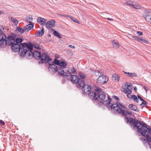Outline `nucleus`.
<instances>
[{"mask_svg": "<svg viewBox=\"0 0 151 151\" xmlns=\"http://www.w3.org/2000/svg\"><path fill=\"white\" fill-rule=\"evenodd\" d=\"M125 120L126 121L127 123L129 124L132 126H133V128L134 129H137V131L138 132L140 133L141 131L143 128V127L145 125V123H142L137 120L130 117H125Z\"/></svg>", "mask_w": 151, "mask_h": 151, "instance_id": "nucleus-3", "label": "nucleus"}, {"mask_svg": "<svg viewBox=\"0 0 151 151\" xmlns=\"http://www.w3.org/2000/svg\"><path fill=\"white\" fill-rule=\"evenodd\" d=\"M37 22L41 25H44L45 24L47 20L44 18L39 17L37 19Z\"/></svg>", "mask_w": 151, "mask_h": 151, "instance_id": "nucleus-18", "label": "nucleus"}, {"mask_svg": "<svg viewBox=\"0 0 151 151\" xmlns=\"http://www.w3.org/2000/svg\"><path fill=\"white\" fill-rule=\"evenodd\" d=\"M129 108L131 110L136 111H139L137 107L135 105L130 104L129 106Z\"/></svg>", "mask_w": 151, "mask_h": 151, "instance_id": "nucleus-22", "label": "nucleus"}, {"mask_svg": "<svg viewBox=\"0 0 151 151\" xmlns=\"http://www.w3.org/2000/svg\"><path fill=\"white\" fill-rule=\"evenodd\" d=\"M142 42H144L145 43H147L148 42V41L147 40H144L142 39Z\"/></svg>", "mask_w": 151, "mask_h": 151, "instance_id": "nucleus-47", "label": "nucleus"}, {"mask_svg": "<svg viewBox=\"0 0 151 151\" xmlns=\"http://www.w3.org/2000/svg\"><path fill=\"white\" fill-rule=\"evenodd\" d=\"M143 88L147 92L148 90V88L145 86H143Z\"/></svg>", "mask_w": 151, "mask_h": 151, "instance_id": "nucleus-46", "label": "nucleus"}, {"mask_svg": "<svg viewBox=\"0 0 151 151\" xmlns=\"http://www.w3.org/2000/svg\"><path fill=\"white\" fill-rule=\"evenodd\" d=\"M127 113L129 114H131L132 113V112L131 111L128 110L127 111Z\"/></svg>", "mask_w": 151, "mask_h": 151, "instance_id": "nucleus-53", "label": "nucleus"}, {"mask_svg": "<svg viewBox=\"0 0 151 151\" xmlns=\"http://www.w3.org/2000/svg\"><path fill=\"white\" fill-rule=\"evenodd\" d=\"M45 30L43 27H42L41 30L38 31L35 34V35L37 37H40L42 36L44 34Z\"/></svg>", "mask_w": 151, "mask_h": 151, "instance_id": "nucleus-20", "label": "nucleus"}, {"mask_svg": "<svg viewBox=\"0 0 151 151\" xmlns=\"http://www.w3.org/2000/svg\"><path fill=\"white\" fill-rule=\"evenodd\" d=\"M70 71L72 73H74L76 72V68L74 67H73V68L71 69Z\"/></svg>", "mask_w": 151, "mask_h": 151, "instance_id": "nucleus-41", "label": "nucleus"}, {"mask_svg": "<svg viewBox=\"0 0 151 151\" xmlns=\"http://www.w3.org/2000/svg\"><path fill=\"white\" fill-rule=\"evenodd\" d=\"M117 103L119 104V105L121 107H122L124 109L126 108V106L124 105L123 104H122V103Z\"/></svg>", "mask_w": 151, "mask_h": 151, "instance_id": "nucleus-42", "label": "nucleus"}, {"mask_svg": "<svg viewBox=\"0 0 151 151\" xmlns=\"http://www.w3.org/2000/svg\"><path fill=\"white\" fill-rule=\"evenodd\" d=\"M79 75L81 78V79H79V80H83L82 79H83L86 78V75L82 73L79 72Z\"/></svg>", "mask_w": 151, "mask_h": 151, "instance_id": "nucleus-32", "label": "nucleus"}, {"mask_svg": "<svg viewBox=\"0 0 151 151\" xmlns=\"http://www.w3.org/2000/svg\"><path fill=\"white\" fill-rule=\"evenodd\" d=\"M33 46L35 48L38 50H40L41 48V47L38 44H35L33 45Z\"/></svg>", "mask_w": 151, "mask_h": 151, "instance_id": "nucleus-36", "label": "nucleus"}, {"mask_svg": "<svg viewBox=\"0 0 151 151\" xmlns=\"http://www.w3.org/2000/svg\"><path fill=\"white\" fill-rule=\"evenodd\" d=\"M134 89L135 91H137V89L136 87V86L134 87Z\"/></svg>", "mask_w": 151, "mask_h": 151, "instance_id": "nucleus-55", "label": "nucleus"}, {"mask_svg": "<svg viewBox=\"0 0 151 151\" xmlns=\"http://www.w3.org/2000/svg\"><path fill=\"white\" fill-rule=\"evenodd\" d=\"M55 22L54 20H51L48 21L46 24V27L47 29L53 27L55 26Z\"/></svg>", "mask_w": 151, "mask_h": 151, "instance_id": "nucleus-16", "label": "nucleus"}, {"mask_svg": "<svg viewBox=\"0 0 151 151\" xmlns=\"http://www.w3.org/2000/svg\"><path fill=\"white\" fill-rule=\"evenodd\" d=\"M112 78L113 80H115V81H119L120 77L117 74H114L112 76Z\"/></svg>", "mask_w": 151, "mask_h": 151, "instance_id": "nucleus-26", "label": "nucleus"}, {"mask_svg": "<svg viewBox=\"0 0 151 151\" xmlns=\"http://www.w3.org/2000/svg\"><path fill=\"white\" fill-rule=\"evenodd\" d=\"M132 7H133L135 9H139L141 7L137 3H134Z\"/></svg>", "mask_w": 151, "mask_h": 151, "instance_id": "nucleus-30", "label": "nucleus"}, {"mask_svg": "<svg viewBox=\"0 0 151 151\" xmlns=\"http://www.w3.org/2000/svg\"><path fill=\"white\" fill-rule=\"evenodd\" d=\"M143 142L145 143H147V142L148 141L147 139H143Z\"/></svg>", "mask_w": 151, "mask_h": 151, "instance_id": "nucleus-51", "label": "nucleus"}, {"mask_svg": "<svg viewBox=\"0 0 151 151\" xmlns=\"http://www.w3.org/2000/svg\"><path fill=\"white\" fill-rule=\"evenodd\" d=\"M58 15L61 17H68L69 16V15H66V14L63 15V14H59Z\"/></svg>", "mask_w": 151, "mask_h": 151, "instance_id": "nucleus-43", "label": "nucleus"}, {"mask_svg": "<svg viewBox=\"0 0 151 151\" xmlns=\"http://www.w3.org/2000/svg\"><path fill=\"white\" fill-rule=\"evenodd\" d=\"M16 35L15 34L11 33L10 35L7 38V39L9 41L10 45L15 43V40L16 37Z\"/></svg>", "mask_w": 151, "mask_h": 151, "instance_id": "nucleus-14", "label": "nucleus"}, {"mask_svg": "<svg viewBox=\"0 0 151 151\" xmlns=\"http://www.w3.org/2000/svg\"><path fill=\"white\" fill-rule=\"evenodd\" d=\"M47 63H48L49 65V66H50L51 65H55L53 63V62L52 61V60H51L50 58L49 59H48V61L47 62Z\"/></svg>", "mask_w": 151, "mask_h": 151, "instance_id": "nucleus-40", "label": "nucleus"}, {"mask_svg": "<svg viewBox=\"0 0 151 151\" xmlns=\"http://www.w3.org/2000/svg\"><path fill=\"white\" fill-rule=\"evenodd\" d=\"M146 104V102L144 100L142 102V104H141V105H143V106H145Z\"/></svg>", "mask_w": 151, "mask_h": 151, "instance_id": "nucleus-44", "label": "nucleus"}, {"mask_svg": "<svg viewBox=\"0 0 151 151\" xmlns=\"http://www.w3.org/2000/svg\"><path fill=\"white\" fill-rule=\"evenodd\" d=\"M58 55H55V57H56L57 58H59V57H58Z\"/></svg>", "mask_w": 151, "mask_h": 151, "instance_id": "nucleus-56", "label": "nucleus"}, {"mask_svg": "<svg viewBox=\"0 0 151 151\" xmlns=\"http://www.w3.org/2000/svg\"><path fill=\"white\" fill-rule=\"evenodd\" d=\"M69 47H70L71 48H75V47L74 46H72L71 45H69Z\"/></svg>", "mask_w": 151, "mask_h": 151, "instance_id": "nucleus-52", "label": "nucleus"}, {"mask_svg": "<svg viewBox=\"0 0 151 151\" xmlns=\"http://www.w3.org/2000/svg\"><path fill=\"white\" fill-rule=\"evenodd\" d=\"M67 65L65 61H61L60 62V63L58 66V67H60V68H62L64 70V72L65 73H68L69 74H68V75H63L64 76H70L71 75V74L70 72L68 71H66L65 68V67Z\"/></svg>", "mask_w": 151, "mask_h": 151, "instance_id": "nucleus-11", "label": "nucleus"}, {"mask_svg": "<svg viewBox=\"0 0 151 151\" xmlns=\"http://www.w3.org/2000/svg\"><path fill=\"white\" fill-rule=\"evenodd\" d=\"M7 41L6 35L3 34L2 30L0 29V45L4 46L6 45Z\"/></svg>", "mask_w": 151, "mask_h": 151, "instance_id": "nucleus-8", "label": "nucleus"}, {"mask_svg": "<svg viewBox=\"0 0 151 151\" xmlns=\"http://www.w3.org/2000/svg\"><path fill=\"white\" fill-rule=\"evenodd\" d=\"M113 47L115 48H118L119 47V43L115 41H113L112 42Z\"/></svg>", "mask_w": 151, "mask_h": 151, "instance_id": "nucleus-24", "label": "nucleus"}, {"mask_svg": "<svg viewBox=\"0 0 151 151\" xmlns=\"http://www.w3.org/2000/svg\"><path fill=\"white\" fill-rule=\"evenodd\" d=\"M106 19H107V20H110V21H114V19H113L112 18H106Z\"/></svg>", "mask_w": 151, "mask_h": 151, "instance_id": "nucleus-49", "label": "nucleus"}, {"mask_svg": "<svg viewBox=\"0 0 151 151\" xmlns=\"http://www.w3.org/2000/svg\"><path fill=\"white\" fill-rule=\"evenodd\" d=\"M148 134H149L147 133L145 136H144L146 137L147 139L148 142H150L151 141V137Z\"/></svg>", "mask_w": 151, "mask_h": 151, "instance_id": "nucleus-34", "label": "nucleus"}, {"mask_svg": "<svg viewBox=\"0 0 151 151\" xmlns=\"http://www.w3.org/2000/svg\"><path fill=\"white\" fill-rule=\"evenodd\" d=\"M81 85L79 86L82 87L83 92L84 94L89 95V96L93 100H96L98 98V96L96 95V93L92 91L90 92L91 90V87L88 84H85L84 81L83 80L81 82Z\"/></svg>", "mask_w": 151, "mask_h": 151, "instance_id": "nucleus-4", "label": "nucleus"}, {"mask_svg": "<svg viewBox=\"0 0 151 151\" xmlns=\"http://www.w3.org/2000/svg\"><path fill=\"white\" fill-rule=\"evenodd\" d=\"M139 131H141L140 133L142 136H145L147 133L151 135V128L149 127H147L146 124L144 125L142 130Z\"/></svg>", "mask_w": 151, "mask_h": 151, "instance_id": "nucleus-9", "label": "nucleus"}, {"mask_svg": "<svg viewBox=\"0 0 151 151\" xmlns=\"http://www.w3.org/2000/svg\"><path fill=\"white\" fill-rule=\"evenodd\" d=\"M50 29H51V31H53L54 30L53 29V28H51Z\"/></svg>", "mask_w": 151, "mask_h": 151, "instance_id": "nucleus-57", "label": "nucleus"}, {"mask_svg": "<svg viewBox=\"0 0 151 151\" xmlns=\"http://www.w3.org/2000/svg\"><path fill=\"white\" fill-rule=\"evenodd\" d=\"M94 74L95 76L97 77L99 76V77L103 75L102 72L101 70H99L95 71Z\"/></svg>", "mask_w": 151, "mask_h": 151, "instance_id": "nucleus-25", "label": "nucleus"}, {"mask_svg": "<svg viewBox=\"0 0 151 151\" xmlns=\"http://www.w3.org/2000/svg\"><path fill=\"white\" fill-rule=\"evenodd\" d=\"M145 18L147 22L151 24V12H147L145 15Z\"/></svg>", "mask_w": 151, "mask_h": 151, "instance_id": "nucleus-17", "label": "nucleus"}, {"mask_svg": "<svg viewBox=\"0 0 151 151\" xmlns=\"http://www.w3.org/2000/svg\"><path fill=\"white\" fill-rule=\"evenodd\" d=\"M114 98L116 99V100H119V99L116 96H114Z\"/></svg>", "mask_w": 151, "mask_h": 151, "instance_id": "nucleus-54", "label": "nucleus"}, {"mask_svg": "<svg viewBox=\"0 0 151 151\" xmlns=\"http://www.w3.org/2000/svg\"><path fill=\"white\" fill-rule=\"evenodd\" d=\"M108 80L107 77L104 75L99 76L96 80L97 83L101 84L106 83L107 82Z\"/></svg>", "mask_w": 151, "mask_h": 151, "instance_id": "nucleus-12", "label": "nucleus"}, {"mask_svg": "<svg viewBox=\"0 0 151 151\" xmlns=\"http://www.w3.org/2000/svg\"><path fill=\"white\" fill-rule=\"evenodd\" d=\"M60 62V60H59L56 59H55L54 60V61H53V63H54V64L55 65H57V66H59Z\"/></svg>", "mask_w": 151, "mask_h": 151, "instance_id": "nucleus-35", "label": "nucleus"}, {"mask_svg": "<svg viewBox=\"0 0 151 151\" xmlns=\"http://www.w3.org/2000/svg\"><path fill=\"white\" fill-rule=\"evenodd\" d=\"M17 30L19 32L21 33H24V32H25L24 27V29H22L21 27H17Z\"/></svg>", "mask_w": 151, "mask_h": 151, "instance_id": "nucleus-31", "label": "nucleus"}, {"mask_svg": "<svg viewBox=\"0 0 151 151\" xmlns=\"http://www.w3.org/2000/svg\"><path fill=\"white\" fill-rule=\"evenodd\" d=\"M133 3L131 1H128L127 2L126 4L128 6H132Z\"/></svg>", "mask_w": 151, "mask_h": 151, "instance_id": "nucleus-39", "label": "nucleus"}, {"mask_svg": "<svg viewBox=\"0 0 151 151\" xmlns=\"http://www.w3.org/2000/svg\"><path fill=\"white\" fill-rule=\"evenodd\" d=\"M34 24H29L24 27L25 32H28L32 29L34 26Z\"/></svg>", "mask_w": 151, "mask_h": 151, "instance_id": "nucleus-19", "label": "nucleus"}, {"mask_svg": "<svg viewBox=\"0 0 151 151\" xmlns=\"http://www.w3.org/2000/svg\"><path fill=\"white\" fill-rule=\"evenodd\" d=\"M132 86L130 83H126L124 84V87L123 88V92L128 98H131L130 94L132 92Z\"/></svg>", "mask_w": 151, "mask_h": 151, "instance_id": "nucleus-7", "label": "nucleus"}, {"mask_svg": "<svg viewBox=\"0 0 151 151\" xmlns=\"http://www.w3.org/2000/svg\"><path fill=\"white\" fill-rule=\"evenodd\" d=\"M124 73L127 75V76L130 77H136L137 76V74L135 73H129V72H126L124 71Z\"/></svg>", "mask_w": 151, "mask_h": 151, "instance_id": "nucleus-21", "label": "nucleus"}, {"mask_svg": "<svg viewBox=\"0 0 151 151\" xmlns=\"http://www.w3.org/2000/svg\"><path fill=\"white\" fill-rule=\"evenodd\" d=\"M128 98L129 99H133L134 101H136L137 102H138L139 101L138 99H137L136 96L135 95L132 96L131 95V97Z\"/></svg>", "mask_w": 151, "mask_h": 151, "instance_id": "nucleus-33", "label": "nucleus"}, {"mask_svg": "<svg viewBox=\"0 0 151 151\" xmlns=\"http://www.w3.org/2000/svg\"><path fill=\"white\" fill-rule=\"evenodd\" d=\"M49 70L50 72H55L57 71L58 75L60 76L63 75H68L69 74L68 73H65L64 70L62 68H60V67H58L55 65H52L49 66Z\"/></svg>", "mask_w": 151, "mask_h": 151, "instance_id": "nucleus-6", "label": "nucleus"}, {"mask_svg": "<svg viewBox=\"0 0 151 151\" xmlns=\"http://www.w3.org/2000/svg\"><path fill=\"white\" fill-rule=\"evenodd\" d=\"M2 12L1 11H0V14H1Z\"/></svg>", "mask_w": 151, "mask_h": 151, "instance_id": "nucleus-58", "label": "nucleus"}, {"mask_svg": "<svg viewBox=\"0 0 151 151\" xmlns=\"http://www.w3.org/2000/svg\"><path fill=\"white\" fill-rule=\"evenodd\" d=\"M40 59L42 63H46L48 61V59H50V57L47 53H43L41 55Z\"/></svg>", "mask_w": 151, "mask_h": 151, "instance_id": "nucleus-13", "label": "nucleus"}, {"mask_svg": "<svg viewBox=\"0 0 151 151\" xmlns=\"http://www.w3.org/2000/svg\"><path fill=\"white\" fill-rule=\"evenodd\" d=\"M95 91L97 92L96 95L98 96V98L96 100H93L96 101V103H99L100 102L101 104H104V102L106 98V95L105 93L99 87L96 88L95 89Z\"/></svg>", "mask_w": 151, "mask_h": 151, "instance_id": "nucleus-5", "label": "nucleus"}, {"mask_svg": "<svg viewBox=\"0 0 151 151\" xmlns=\"http://www.w3.org/2000/svg\"><path fill=\"white\" fill-rule=\"evenodd\" d=\"M23 41V40L22 39L19 38H17L16 37L15 40V43L19 45V44L22 42Z\"/></svg>", "mask_w": 151, "mask_h": 151, "instance_id": "nucleus-28", "label": "nucleus"}, {"mask_svg": "<svg viewBox=\"0 0 151 151\" xmlns=\"http://www.w3.org/2000/svg\"><path fill=\"white\" fill-rule=\"evenodd\" d=\"M137 33L139 35H142L143 34L142 32L140 31H137Z\"/></svg>", "mask_w": 151, "mask_h": 151, "instance_id": "nucleus-45", "label": "nucleus"}, {"mask_svg": "<svg viewBox=\"0 0 151 151\" xmlns=\"http://www.w3.org/2000/svg\"><path fill=\"white\" fill-rule=\"evenodd\" d=\"M70 80L73 83L78 84L79 86L81 85V82L83 80H79L78 76L76 75H73L70 77Z\"/></svg>", "mask_w": 151, "mask_h": 151, "instance_id": "nucleus-10", "label": "nucleus"}, {"mask_svg": "<svg viewBox=\"0 0 151 151\" xmlns=\"http://www.w3.org/2000/svg\"><path fill=\"white\" fill-rule=\"evenodd\" d=\"M33 46H32V47ZM32 49H33V48H32V49L31 50V51L32 52V56H29L28 57H26L27 58H28V57H32V56L33 55L34 58H35L36 59H40V57L41 56V55H40V53L37 51H34V52H33V53L31 51L32 50Z\"/></svg>", "mask_w": 151, "mask_h": 151, "instance_id": "nucleus-15", "label": "nucleus"}, {"mask_svg": "<svg viewBox=\"0 0 151 151\" xmlns=\"http://www.w3.org/2000/svg\"><path fill=\"white\" fill-rule=\"evenodd\" d=\"M0 123L2 124L3 125H4L5 124V122L2 120H0Z\"/></svg>", "mask_w": 151, "mask_h": 151, "instance_id": "nucleus-50", "label": "nucleus"}, {"mask_svg": "<svg viewBox=\"0 0 151 151\" xmlns=\"http://www.w3.org/2000/svg\"><path fill=\"white\" fill-rule=\"evenodd\" d=\"M68 18H70L72 21H73V22L77 23H79V22L77 20L75 19L73 17L69 15Z\"/></svg>", "mask_w": 151, "mask_h": 151, "instance_id": "nucleus-38", "label": "nucleus"}, {"mask_svg": "<svg viewBox=\"0 0 151 151\" xmlns=\"http://www.w3.org/2000/svg\"><path fill=\"white\" fill-rule=\"evenodd\" d=\"M138 98L140 99V100L142 101H143L144 99L142 98L140 96H138Z\"/></svg>", "mask_w": 151, "mask_h": 151, "instance_id": "nucleus-48", "label": "nucleus"}, {"mask_svg": "<svg viewBox=\"0 0 151 151\" xmlns=\"http://www.w3.org/2000/svg\"><path fill=\"white\" fill-rule=\"evenodd\" d=\"M32 17L31 15L27 17V20L29 22V24H34L32 22Z\"/></svg>", "mask_w": 151, "mask_h": 151, "instance_id": "nucleus-29", "label": "nucleus"}, {"mask_svg": "<svg viewBox=\"0 0 151 151\" xmlns=\"http://www.w3.org/2000/svg\"><path fill=\"white\" fill-rule=\"evenodd\" d=\"M132 37L134 40H137L139 42H142V39L140 38V37H138L132 35Z\"/></svg>", "mask_w": 151, "mask_h": 151, "instance_id": "nucleus-27", "label": "nucleus"}, {"mask_svg": "<svg viewBox=\"0 0 151 151\" xmlns=\"http://www.w3.org/2000/svg\"><path fill=\"white\" fill-rule=\"evenodd\" d=\"M108 100H106L104 102V104L107 106L109 109L112 110L116 114L121 113L124 116H126V113L124 109L119 107V104H111L112 99L108 96Z\"/></svg>", "mask_w": 151, "mask_h": 151, "instance_id": "nucleus-2", "label": "nucleus"}, {"mask_svg": "<svg viewBox=\"0 0 151 151\" xmlns=\"http://www.w3.org/2000/svg\"><path fill=\"white\" fill-rule=\"evenodd\" d=\"M13 51L16 52L19 51V53L21 57H28L32 55L31 50L32 49V45L29 43L27 44L26 43H22L20 45L15 43L10 45Z\"/></svg>", "mask_w": 151, "mask_h": 151, "instance_id": "nucleus-1", "label": "nucleus"}, {"mask_svg": "<svg viewBox=\"0 0 151 151\" xmlns=\"http://www.w3.org/2000/svg\"><path fill=\"white\" fill-rule=\"evenodd\" d=\"M53 34L55 36L58 37L59 38H61L62 37H61L60 36V35L59 34V33L56 31H54Z\"/></svg>", "mask_w": 151, "mask_h": 151, "instance_id": "nucleus-37", "label": "nucleus"}, {"mask_svg": "<svg viewBox=\"0 0 151 151\" xmlns=\"http://www.w3.org/2000/svg\"><path fill=\"white\" fill-rule=\"evenodd\" d=\"M9 18L10 21H12L13 23L15 26H17V25L19 22L15 18L11 17H9Z\"/></svg>", "mask_w": 151, "mask_h": 151, "instance_id": "nucleus-23", "label": "nucleus"}]
</instances>
